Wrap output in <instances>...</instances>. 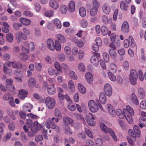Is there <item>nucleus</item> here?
Returning a JSON list of instances; mask_svg holds the SVG:
<instances>
[{
    "mask_svg": "<svg viewBox=\"0 0 146 146\" xmlns=\"http://www.w3.org/2000/svg\"><path fill=\"white\" fill-rule=\"evenodd\" d=\"M54 114L56 117H58L55 118L53 117L48 118L46 121L45 125L48 129H49L50 128L54 129H56V131L58 132L59 131V127L58 126H56L54 121L56 123L58 122L59 119L62 117V115L57 108H55V109Z\"/></svg>",
    "mask_w": 146,
    "mask_h": 146,
    "instance_id": "1",
    "label": "nucleus"
},
{
    "mask_svg": "<svg viewBox=\"0 0 146 146\" xmlns=\"http://www.w3.org/2000/svg\"><path fill=\"white\" fill-rule=\"evenodd\" d=\"M123 112L125 115V118L129 124H131L133 121L132 116L134 115V112L129 106L127 105L126 108L123 110Z\"/></svg>",
    "mask_w": 146,
    "mask_h": 146,
    "instance_id": "2",
    "label": "nucleus"
},
{
    "mask_svg": "<svg viewBox=\"0 0 146 146\" xmlns=\"http://www.w3.org/2000/svg\"><path fill=\"white\" fill-rule=\"evenodd\" d=\"M100 126L101 129L103 132L106 133H110L114 140L115 141H117V137L114 132L111 129L108 128L107 126L103 123H101Z\"/></svg>",
    "mask_w": 146,
    "mask_h": 146,
    "instance_id": "3",
    "label": "nucleus"
},
{
    "mask_svg": "<svg viewBox=\"0 0 146 146\" xmlns=\"http://www.w3.org/2000/svg\"><path fill=\"white\" fill-rule=\"evenodd\" d=\"M128 133L130 135V136L127 137V139L129 144L131 146H135V144L134 143L136 140V135L134 134L133 130L131 129L129 130Z\"/></svg>",
    "mask_w": 146,
    "mask_h": 146,
    "instance_id": "4",
    "label": "nucleus"
},
{
    "mask_svg": "<svg viewBox=\"0 0 146 146\" xmlns=\"http://www.w3.org/2000/svg\"><path fill=\"white\" fill-rule=\"evenodd\" d=\"M45 103L46 106L48 108L51 109L55 106L56 101L54 98L49 96L46 98Z\"/></svg>",
    "mask_w": 146,
    "mask_h": 146,
    "instance_id": "5",
    "label": "nucleus"
},
{
    "mask_svg": "<svg viewBox=\"0 0 146 146\" xmlns=\"http://www.w3.org/2000/svg\"><path fill=\"white\" fill-rule=\"evenodd\" d=\"M138 78V76L136 71L134 70H131L129 76V80L131 84L133 85L135 84L136 83Z\"/></svg>",
    "mask_w": 146,
    "mask_h": 146,
    "instance_id": "6",
    "label": "nucleus"
},
{
    "mask_svg": "<svg viewBox=\"0 0 146 146\" xmlns=\"http://www.w3.org/2000/svg\"><path fill=\"white\" fill-rule=\"evenodd\" d=\"M88 106L90 111L96 113L98 111L99 108L98 104L94 101L90 100L88 102Z\"/></svg>",
    "mask_w": 146,
    "mask_h": 146,
    "instance_id": "7",
    "label": "nucleus"
},
{
    "mask_svg": "<svg viewBox=\"0 0 146 146\" xmlns=\"http://www.w3.org/2000/svg\"><path fill=\"white\" fill-rule=\"evenodd\" d=\"M100 54L98 53H96L92 55L90 59L91 63L95 66L97 67L99 64V58H100Z\"/></svg>",
    "mask_w": 146,
    "mask_h": 146,
    "instance_id": "8",
    "label": "nucleus"
},
{
    "mask_svg": "<svg viewBox=\"0 0 146 146\" xmlns=\"http://www.w3.org/2000/svg\"><path fill=\"white\" fill-rule=\"evenodd\" d=\"M86 120L88 124L91 126H94L95 122L94 120L95 119V116L91 113H89L86 116Z\"/></svg>",
    "mask_w": 146,
    "mask_h": 146,
    "instance_id": "9",
    "label": "nucleus"
},
{
    "mask_svg": "<svg viewBox=\"0 0 146 146\" xmlns=\"http://www.w3.org/2000/svg\"><path fill=\"white\" fill-rule=\"evenodd\" d=\"M104 90L107 96H110L111 95L112 93V89L111 86L109 84L106 83L105 85Z\"/></svg>",
    "mask_w": 146,
    "mask_h": 146,
    "instance_id": "10",
    "label": "nucleus"
},
{
    "mask_svg": "<svg viewBox=\"0 0 146 146\" xmlns=\"http://www.w3.org/2000/svg\"><path fill=\"white\" fill-rule=\"evenodd\" d=\"M49 5L50 7L55 10L57 9L59 7V3L56 0H50Z\"/></svg>",
    "mask_w": 146,
    "mask_h": 146,
    "instance_id": "11",
    "label": "nucleus"
},
{
    "mask_svg": "<svg viewBox=\"0 0 146 146\" xmlns=\"http://www.w3.org/2000/svg\"><path fill=\"white\" fill-rule=\"evenodd\" d=\"M106 109L109 113L112 116H115V115L116 113L115 110L113 107L111 105L109 104H107L106 106Z\"/></svg>",
    "mask_w": 146,
    "mask_h": 146,
    "instance_id": "12",
    "label": "nucleus"
},
{
    "mask_svg": "<svg viewBox=\"0 0 146 146\" xmlns=\"http://www.w3.org/2000/svg\"><path fill=\"white\" fill-rule=\"evenodd\" d=\"M16 36L17 41L18 43L20 42L21 38L26 39L27 38L26 36L21 31L17 33Z\"/></svg>",
    "mask_w": 146,
    "mask_h": 146,
    "instance_id": "13",
    "label": "nucleus"
},
{
    "mask_svg": "<svg viewBox=\"0 0 146 146\" xmlns=\"http://www.w3.org/2000/svg\"><path fill=\"white\" fill-rule=\"evenodd\" d=\"M7 84L6 87L7 89L9 91H13L15 90L14 87L12 83L13 81L11 79H9L6 80Z\"/></svg>",
    "mask_w": 146,
    "mask_h": 146,
    "instance_id": "14",
    "label": "nucleus"
},
{
    "mask_svg": "<svg viewBox=\"0 0 146 146\" xmlns=\"http://www.w3.org/2000/svg\"><path fill=\"white\" fill-rule=\"evenodd\" d=\"M46 42L48 49L51 50H54L55 49V45L53 40L51 38L48 39L47 40Z\"/></svg>",
    "mask_w": 146,
    "mask_h": 146,
    "instance_id": "15",
    "label": "nucleus"
},
{
    "mask_svg": "<svg viewBox=\"0 0 146 146\" xmlns=\"http://www.w3.org/2000/svg\"><path fill=\"white\" fill-rule=\"evenodd\" d=\"M28 92L26 90L21 89L19 91L18 95L20 98L24 100L27 96Z\"/></svg>",
    "mask_w": 146,
    "mask_h": 146,
    "instance_id": "16",
    "label": "nucleus"
},
{
    "mask_svg": "<svg viewBox=\"0 0 146 146\" xmlns=\"http://www.w3.org/2000/svg\"><path fill=\"white\" fill-rule=\"evenodd\" d=\"M102 9L103 12L107 14H109L111 11L110 7L107 3L104 4L102 7Z\"/></svg>",
    "mask_w": 146,
    "mask_h": 146,
    "instance_id": "17",
    "label": "nucleus"
},
{
    "mask_svg": "<svg viewBox=\"0 0 146 146\" xmlns=\"http://www.w3.org/2000/svg\"><path fill=\"white\" fill-rule=\"evenodd\" d=\"M48 93L50 94H54L56 92V90L54 87V85H48L47 87Z\"/></svg>",
    "mask_w": 146,
    "mask_h": 146,
    "instance_id": "18",
    "label": "nucleus"
},
{
    "mask_svg": "<svg viewBox=\"0 0 146 146\" xmlns=\"http://www.w3.org/2000/svg\"><path fill=\"white\" fill-rule=\"evenodd\" d=\"M33 122L30 119H27V122L25 125L23 126V129L26 132H27L28 131L29 129L30 128L32 125Z\"/></svg>",
    "mask_w": 146,
    "mask_h": 146,
    "instance_id": "19",
    "label": "nucleus"
},
{
    "mask_svg": "<svg viewBox=\"0 0 146 146\" xmlns=\"http://www.w3.org/2000/svg\"><path fill=\"white\" fill-rule=\"evenodd\" d=\"M106 101L107 98L105 94L103 92H101L99 96V102L102 104H104Z\"/></svg>",
    "mask_w": 146,
    "mask_h": 146,
    "instance_id": "20",
    "label": "nucleus"
},
{
    "mask_svg": "<svg viewBox=\"0 0 146 146\" xmlns=\"http://www.w3.org/2000/svg\"><path fill=\"white\" fill-rule=\"evenodd\" d=\"M121 31L124 33H128L129 31V26L127 21H124L122 24L121 26Z\"/></svg>",
    "mask_w": 146,
    "mask_h": 146,
    "instance_id": "21",
    "label": "nucleus"
},
{
    "mask_svg": "<svg viewBox=\"0 0 146 146\" xmlns=\"http://www.w3.org/2000/svg\"><path fill=\"white\" fill-rule=\"evenodd\" d=\"M138 95L141 99H144L145 96V94L143 89L142 88H139L138 90Z\"/></svg>",
    "mask_w": 146,
    "mask_h": 146,
    "instance_id": "22",
    "label": "nucleus"
},
{
    "mask_svg": "<svg viewBox=\"0 0 146 146\" xmlns=\"http://www.w3.org/2000/svg\"><path fill=\"white\" fill-rule=\"evenodd\" d=\"M56 38L57 39L56 40L60 43H64L66 42L65 38L64 36L61 34H58L56 36Z\"/></svg>",
    "mask_w": 146,
    "mask_h": 146,
    "instance_id": "23",
    "label": "nucleus"
},
{
    "mask_svg": "<svg viewBox=\"0 0 146 146\" xmlns=\"http://www.w3.org/2000/svg\"><path fill=\"white\" fill-rule=\"evenodd\" d=\"M32 108L33 105L29 103L25 104L23 105V110L26 112H30Z\"/></svg>",
    "mask_w": 146,
    "mask_h": 146,
    "instance_id": "24",
    "label": "nucleus"
},
{
    "mask_svg": "<svg viewBox=\"0 0 146 146\" xmlns=\"http://www.w3.org/2000/svg\"><path fill=\"white\" fill-rule=\"evenodd\" d=\"M52 23L58 29H60L61 28V24L60 21L58 18H55L52 20Z\"/></svg>",
    "mask_w": 146,
    "mask_h": 146,
    "instance_id": "25",
    "label": "nucleus"
},
{
    "mask_svg": "<svg viewBox=\"0 0 146 146\" xmlns=\"http://www.w3.org/2000/svg\"><path fill=\"white\" fill-rule=\"evenodd\" d=\"M85 76L88 82L91 84L93 82V77L92 75L90 72H87L85 74Z\"/></svg>",
    "mask_w": 146,
    "mask_h": 146,
    "instance_id": "26",
    "label": "nucleus"
},
{
    "mask_svg": "<svg viewBox=\"0 0 146 146\" xmlns=\"http://www.w3.org/2000/svg\"><path fill=\"white\" fill-rule=\"evenodd\" d=\"M131 100L132 103L135 105H137L139 104V102L137 96L134 94H131Z\"/></svg>",
    "mask_w": 146,
    "mask_h": 146,
    "instance_id": "27",
    "label": "nucleus"
},
{
    "mask_svg": "<svg viewBox=\"0 0 146 146\" xmlns=\"http://www.w3.org/2000/svg\"><path fill=\"white\" fill-rule=\"evenodd\" d=\"M63 121L66 125L72 124L73 122V121L68 117H64L63 118Z\"/></svg>",
    "mask_w": 146,
    "mask_h": 146,
    "instance_id": "28",
    "label": "nucleus"
},
{
    "mask_svg": "<svg viewBox=\"0 0 146 146\" xmlns=\"http://www.w3.org/2000/svg\"><path fill=\"white\" fill-rule=\"evenodd\" d=\"M19 21L23 25L25 26L29 25L31 23L30 20L23 18H20Z\"/></svg>",
    "mask_w": 146,
    "mask_h": 146,
    "instance_id": "29",
    "label": "nucleus"
},
{
    "mask_svg": "<svg viewBox=\"0 0 146 146\" xmlns=\"http://www.w3.org/2000/svg\"><path fill=\"white\" fill-rule=\"evenodd\" d=\"M109 53L111 57L114 60H115L117 56V54L115 50L110 49L109 50Z\"/></svg>",
    "mask_w": 146,
    "mask_h": 146,
    "instance_id": "30",
    "label": "nucleus"
},
{
    "mask_svg": "<svg viewBox=\"0 0 146 146\" xmlns=\"http://www.w3.org/2000/svg\"><path fill=\"white\" fill-rule=\"evenodd\" d=\"M48 72L49 75L50 76H52L54 74L56 76L59 75L58 72L52 67H49L48 68Z\"/></svg>",
    "mask_w": 146,
    "mask_h": 146,
    "instance_id": "31",
    "label": "nucleus"
},
{
    "mask_svg": "<svg viewBox=\"0 0 146 146\" xmlns=\"http://www.w3.org/2000/svg\"><path fill=\"white\" fill-rule=\"evenodd\" d=\"M116 114H117L118 117L121 119H123L125 117V115L123 111H122L121 110L118 109L117 110L116 112Z\"/></svg>",
    "mask_w": 146,
    "mask_h": 146,
    "instance_id": "32",
    "label": "nucleus"
},
{
    "mask_svg": "<svg viewBox=\"0 0 146 146\" xmlns=\"http://www.w3.org/2000/svg\"><path fill=\"white\" fill-rule=\"evenodd\" d=\"M133 130L134 134L136 135L137 137H139L140 135V131L139 129V127L138 126L136 125H134L133 127Z\"/></svg>",
    "mask_w": 146,
    "mask_h": 146,
    "instance_id": "33",
    "label": "nucleus"
},
{
    "mask_svg": "<svg viewBox=\"0 0 146 146\" xmlns=\"http://www.w3.org/2000/svg\"><path fill=\"white\" fill-rule=\"evenodd\" d=\"M68 9L71 12L74 11L75 9V3L73 1H71L68 5Z\"/></svg>",
    "mask_w": 146,
    "mask_h": 146,
    "instance_id": "34",
    "label": "nucleus"
},
{
    "mask_svg": "<svg viewBox=\"0 0 146 146\" xmlns=\"http://www.w3.org/2000/svg\"><path fill=\"white\" fill-rule=\"evenodd\" d=\"M102 20L104 23L105 24H110L112 22L111 18H108V17L106 15H104L102 17Z\"/></svg>",
    "mask_w": 146,
    "mask_h": 146,
    "instance_id": "35",
    "label": "nucleus"
},
{
    "mask_svg": "<svg viewBox=\"0 0 146 146\" xmlns=\"http://www.w3.org/2000/svg\"><path fill=\"white\" fill-rule=\"evenodd\" d=\"M6 39L8 42H12L14 40V36L13 34L10 33H7L6 35Z\"/></svg>",
    "mask_w": 146,
    "mask_h": 146,
    "instance_id": "36",
    "label": "nucleus"
},
{
    "mask_svg": "<svg viewBox=\"0 0 146 146\" xmlns=\"http://www.w3.org/2000/svg\"><path fill=\"white\" fill-rule=\"evenodd\" d=\"M3 27H2V31L4 33H7L9 31L8 27H9V25L8 24L5 22H4L3 23Z\"/></svg>",
    "mask_w": 146,
    "mask_h": 146,
    "instance_id": "37",
    "label": "nucleus"
},
{
    "mask_svg": "<svg viewBox=\"0 0 146 146\" xmlns=\"http://www.w3.org/2000/svg\"><path fill=\"white\" fill-rule=\"evenodd\" d=\"M78 87L79 91L82 94H85L86 90L85 88L81 83H79L78 84Z\"/></svg>",
    "mask_w": 146,
    "mask_h": 146,
    "instance_id": "38",
    "label": "nucleus"
},
{
    "mask_svg": "<svg viewBox=\"0 0 146 146\" xmlns=\"http://www.w3.org/2000/svg\"><path fill=\"white\" fill-rule=\"evenodd\" d=\"M69 76L70 78L73 80H76L78 79V76L75 72L71 70L69 71Z\"/></svg>",
    "mask_w": 146,
    "mask_h": 146,
    "instance_id": "39",
    "label": "nucleus"
},
{
    "mask_svg": "<svg viewBox=\"0 0 146 146\" xmlns=\"http://www.w3.org/2000/svg\"><path fill=\"white\" fill-rule=\"evenodd\" d=\"M79 13L81 16L84 17L86 15V12L85 8L83 7H81L79 9Z\"/></svg>",
    "mask_w": 146,
    "mask_h": 146,
    "instance_id": "40",
    "label": "nucleus"
},
{
    "mask_svg": "<svg viewBox=\"0 0 146 146\" xmlns=\"http://www.w3.org/2000/svg\"><path fill=\"white\" fill-rule=\"evenodd\" d=\"M54 12L52 10H50L46 11L44 13V15L48 17H50L53 16Z\"/></svg>",
    "mask_w": 146,
    "mask_h": 146,
    "instance_id": "41",
    "label": "nucleus"
},
{
    "mask_svg": "<svg viewBox=\"0 0 146 146\" xmlns=\"http://www.w3.org/2000/svg\"><path fill=\"white\" fill-rule=\"evenodd\" d=\"M68 87L72 92L75 91V86L73 81L72 80H69L68 82Z\"/></svg>",
    "mask_w": 146,
    "mask_h": 146,
    "instance_id": "42",
    "label": "nucleus"
},
{
    "mask_svg": "<svg viewBox=\"0 0 146 146\" xmlns=\"http://www.w3.org/2000/svg\"><path fill=\"white\" fill-rule=\"evenodd\" d=\"M13 97L9 93L7 92L4 95L3 99L5 101H9Z\"/></svg>",
    "mask_w": 146,
    "mask_h": 146,
    "instance_id": "43",
    "label": "nucleus"
},
{
    "mask_svg": "<svg viewBox=\"0 0 146 146\" xmlns=\"http://www.w3.org/2000/svg\"><path fill=\"white\" fill-rule=\"evenodd\" d=\"M18 113L19 111L17 110H15L14 111L11 110L9 113V115L13 120H15V116L18 114Z\"/></svg>",
    "mask_w": 146,
    "mask_h": 146,
    "instance_id": "44",
    "label": "nucleus"
},
{
    "mask_svg": "<svg viewBox=\"0 0 146 146\" xmlns=\"http://www.w3.org/2000/svg\"><path fill=\"white\" fill-rule=\"evenodd\" d=\"M141 123L139 124V125L142 128L143 127H146V119L144 117H141L140 119Z\"/></svg>",
    "mask_w": 146,
    "mask_h": 146,
    "instance_id": "45",
    "label": "nucleus"
},
{
    "mask_svg": "<svg viewBox=\"0 0 146 146\" xmlns=\"http://www.w3.org/2000/svg\"><path fill=\"white\" fill-rule=\"evenodd\" d=\"M3 72L7 74H8L9 76H11L12 74V71L11 70L7 68L6 67L5 64H3Z\"/></svg>",
    "mask_w": 146,
    "mask_h": 146,
    "instance_id": "46",
    "label": "nucleus"
},
{
    "mask_svg": "<svg viewBox=\"0 0 146 146\" xmlns=\"http://www.w3.org/2000/svg\"><path fill=\"white\" fill-rule=\"evenodd\" d=\"M11 66L14 68H21L22 67V64L19 62H12Z\"/></svg>",
    "mask_w": 146,
    "mask_h": 146,
    "instance_id": "47",
    "label": "nucleus"
},
{
    "mask_svg": "<svg viewBox=\"0 0 146 146\" xmlns=\"http://www.w3.org/2000/svg\"><path fill=\"white\" fill-rule=\"evenodd\" d=\"M129 42L130 46L131 48H133L136 47V44L134 42L133 38L131 36H129Z\"/></svg>",
    "mask_w": 146,
    "mask_h": 146,
    "instance_id": "48",
    "label": "nucleus"
},
{
    "mask_svg": "<svg viewBox=\"0 0 146 146\" xmlns=\"http://www.w3.org/2000/svg\"><path fill=\"white\" fill-rule=\"evenodd\" d=\"M98 12V8L96 7H93L90 11V15L91 16H94L96 15Z\"/></svg>",
    "mask_w": 146,
    "mask_h": 146,
    "instance_id": "49",
    "label": "nucleus"
},
{
    "mask_svg": "<svg viewBox=\"0 0 146 146\" xmlns=\"http://www.w3.org/2000/svg\"><path fill=\"white\" fill-rule=\"evenodd\" d=\"M27 53L22 52L20 54V58L21 60L25 61L27 60L28 58V56L27 54Z\"/></svg>",
    "mask_w": 146,
    "mask_h": 146,
    "instance_id": "50",
    "label": "nucleus"
},
{
    "mask_svg": "<svg viewBox=\"0 0 146 146\" xmlns=\"http://www.w3.org/2000/svg\"><path fill=\"white\" fill-rule=\"evenodd\" d=\"M28 84L29 86L31 87H34L35 85L36 81L33 78H31L28 81Z\"/></svg>",
    "mask_w": 146,
    "mask_h": 146,
    "instance_id": "51",
    "label": "nucleus"
},
{
    "mask_svg": "<svg viewBox=\"0 0 146 146\" xmlns=\"http://www.w3.org/2000/svg\"><path fill=\"white\" fill-rule=\"evenodd\" d=\"M103 58L106 63H108L110 60V57L108 54L106 52H104L103 54Z\"/></svg>",
    "mask_w": 146,
    "mask_h": 146,
    "instance_id": "52",
    "label": "nucleus"
},
{
    "mask_svg": "<svg viewBox=\"0 0 146 146\" xmlns=\"http://www.w3.org/2000/svg\"><path fill=\"white\" fill-rule=\"evenodd\" d=\"M60 10L62 13L64 14L66 12L67 8L65 5H62L60 6Z\"/></svg>",
    "mask_w": 146,
    "mask_h": 146,
    "instance_id": "53",
    "label": "nucleus"
},
{
    "mask_svg": "<svg viewBox=\"0 0 146 146\" xmlns=\"http://www.w3.org/2000/svg\"><path fill=\"white\" fill-rule=\"evenodd\" d=\"M120 5L121 9L123 11H125L127 10V6L124 1H121Z\"/></svg>",
    "mask_w": 146,
    "mask_h": 146,
    "instance_id": "54",
    "label": "nucleus"
},
{
    "mask_svg": "<svg viewBox=\"0 0 146 146\" xmlns=\"http://www.w3.org/2000/svg\"><path fill=\"white\" fill-rule=\"evenodd\" d=\"M12 136L11 133L10 132L7 133L3 137V141H6L10 139Z\"/></svg>",
    "mask_w": 146,
    "mask_h": 146,
    "instance_id": "55",
    "label": "nucleus"
},
{
    "mask_svg": "<svg viewBox=\"0 0 146 146\" xmlns=\"http://www.w3.org/2000/svg\"><path fill=\"white\" fill-rule=\"evenodd\" d=\"M108 74L109 78L111 80L114 82L116 80V78L115 76L111 72H108Z\"/></svg>",
    "mask_w": 146,
    "mask_h": 146,
    "instance_id": "56",
    "label": "nucleus"
},
{
    "mask_svg": "<svg viewBox=\"0 0 146 146\" xmlns=\"http://www.w3.org/2000/svg\"><path fill=\"white\" fill-rule=\"evenodd\" d=\"M54 66L56 69L58 71L61 72H62V69L61 67V65H60L58 62H55L54 63Z\"/></svg>",
    "mask_w": 146,
    "mask_h": 146,
    "instance_id": "57",
    "label": "nucleus"
},
{
    "mask_svg": "<svg viewBox=\"0 0 146 146\" xmlns=\"http://www.w3.org/2000/svg\"><path fill=\"white\" fill-rule=\"evenodd\" d=\"M80 24L81 26L84 28H86L88 25V21L85 19H83L81 21Z\"/></svg>",
    "mask_w": 146,
    "mask_h": 146,
    "instance_id": "58",
    "label": "nucleus"
},
{
    "mask_svg": "<svg viewBox=\"0 0 146 146\" xmlns=\"http://www.w3.org/2000/svg\"><path fill=\"white\" fill-rule=\"evenodd\" d=\"M78 68L80 71H84L85 69V67L84 64L82 62L80 63L78 65Z\"/></svg>",
    "mask_w": 146,
    "mask_h": 146,
    "instance_id": "59",
    "label": "nucleus"
},
{
    "mask_svg": "<svg viewBox=\"0 0 146 146\" xmlns=\"http://www.w3.org/2000/svg\"><path fill=\"white\" fill-rule=\"evenodd\" d=\"M55 48L57 51H60L61 49V46L60 43L57 40L55 41Z\"/></svg>",
    "mask_w": 146,
    "mask_h": 146,
    "instance_id": "60",
    "label": "nucleus"
},
{
    "mask_svg": "<svg viewBox=\"0 0 146 146\" xmlns=\"http://www.w3.org/2000/svg\"><path fill=\"white\" fill-rule=\"evenodd\" d=\"M14 74L17 76L22 77L23 76L22 72L20 70L17 69L14 71Z\"/></svg>",
    "mask_w": 146,
    "mask_h": 146,
    "instance_id": "61",
    "label": "nucleus"
},
{
    "mask_svg": "<svg viewBox=\"0 0 146 146\" xmlns=\"http://www.w3.org/2000/svg\"><path fill=\"white\" fill-rule=\"evenodd\" d=\"M13 27L16 30H19L20 27H22V24L20 23H15L13 25Z\"/></svg>",
    "mask_w": 146,
    "mask_h": 146,
    "instance_id": "62",
    "label": "nucleus"
},
{
    "mask_svg": "<svg viewBox=\"0 0 146 146\" xmlns=\"http://www.w3.org/2000/svg\"><path fill=\"white\" fill-rule=\"evenodd\" d=\"M101 32L105 36L107 35L108 33V30L106 26L104 25L102 27Z\"/></svg>",
    "mask_w": 146,
    "mask_h": 146,
    "instance_id": "63",
    "label": "nucleus"
},
{
    "mask_svg": "<svg viewBox=\"0 0 146 146\" xmlns=\"http://www.w3.org/2000/svg\"><path fill=\"white\" fill-rule=\"evenodd\" d=\"M64 52L67 55H70L71 52L70 48L68 46H66L64 48Z\"/></svg>",
    "mask_w": 146,
    "mask_h": 146,
    "instance_id": "64",
    "label": "nucleus"
}]
</instances>
